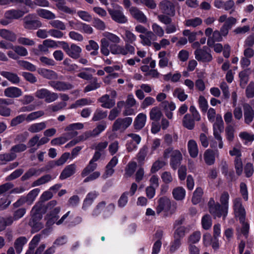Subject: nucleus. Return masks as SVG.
<instances>
[{
	"label": "nucleus",
	"instance_id": "43",
	"mask_svg": "<svg viewBox=\"0 0 254 254\" xmlns=\"http://www.w3.org/2000/svg\"><path fill=\"white\" fill-rule=\"evenodd\" d=\"M107 115V111H104L100 109H97L93 114L92 120L94 122L99 121L106 118Z\"/></svg>",
	"mask_w": 254,
	"mask_h": 254
},
{
	"label": "nucleus",
	"instance_id": "23",
	"mask_svg": "<svg viewBox=\"0 0 254 254\" xmlns=\"http://www.w3.org/2000/svg\"><path fill=\"white\" fill-rule=\"evenodd\" d=\"M98 193L96 191L89 192L83 201L82 209L86 210L93 202L94 199L97 197Z\"/></svg>",
	"mask_w": 254,
	"mask_h": 254
},
{
	"label": "nucleus",
	"instance_id": "46",
	"mask_svg": "<svg viewBox=\"0 0 254 254\" xmlns=\"http://www.w3.org/2000/svg\"><path fill=\"white\" fill-rule=\"evenodd\" d=\"M51 179L52 176L50 175L47 174L44 175L38 180L33 182L32 184V187H34L44 184L51 181Z\"/></svg>",
	"mask_w": 254,
	"mask_h": 254
},
{
	"label": "nucleus",
	"instance_id": "50",
	"mask_svg": "<svg viewBox=\"0 0 254 254\" xmlns=\"http://www.w3.org/2000/svg\"><path fill=\"white\" fill-rule=\"evenodd\" d=\"M173 95L182 102L185 101L188 98V95L185 94L184 90L181 88L175 89Z\"/></svg>",
	"mask_w": 254,
	"mask_h": 254
},
{
	"label": "nucleus",
	"instance_id": "16",
	"mask_svg": "<svg viewBox=\"0 0 254 254\" xmlns=\"http://www.w3.org/2000/svg\"><path fill=\"white\" fill-rule=\"evenodd\" d=\"M13 102L10 100L0 98V115L4 117H9L11 114V110L6 106L11 105Z\"/></svg>",
	"mask_w": 254,
	"mask_h": 254
},
{
	"label": "nucleus",
	"instance_id": "13",
	"mask_svg": "<svg viewBox=\"0 0 254 254\" xmlns=\"http://www.w3.org/2000/svg\"><path fill=\"white\" fill-rule=\"evenodd\" d=\"M244 122L245 124L250 125L254 119V110L249 104L243 105Z\"/></svg>",
	"mask_w": 254,
	"mask_h": 254
},
{
	"label": "nucleus",
	"instance_id": "34",
	"mask_svg": "<svg viewBox=\"0 0 254 254\" xmlns=\"http://www.w3.org/2000/svg\"><path fill=\"white\" fill-rule=\"evenodd\" d=\"M0 74L13 84H18L20 82V78L16 73L2 71Z\"/></svg>",
	"mask_w": 254,
	"mask_h": 254
},
{
	"label": "nucleus",
	"instance_id": "59",
	"mask_svg": "<svg viewBox=\"0 0 254 254\" xmlns=\"http://www.w3.org/2000/svg\"><path fill=\"white\" fill-rule=\"evenodd\" d=\"M240 86L244 88L249 81V76L246 70L241 71L239 74Z\"/></svg>",
	"mask_w": 254,
	"mask_h": 254
},
{
	"label": "nucleus",
	"instance_id": "49",
	"mask_svg": "<svg viewBox=\"0 0 254 254\" xmlns=\"http://www.w3.org/2000/svg\"><path fill=\"white\" fill-rule=\"evenodd\" d=\"M97 164L92 161H90L89 164L83 169L81 173L82 177L87 176L90 172L96 169Z\"/></svg>",
	"mask_w": 254,
	"mask_h": 254
},
{
	"label": "nucleus",
	"instance_id": "25",
	"mask_svg": "<svg viewBox=\"0 0 254 254\" xmlns=\"http://www.w3.org/2000/svg\"><path fill=\"white\" fill-rule=\"evenodd\" d=\"M38 73L43 77L51 80H56L58 79V74L54 71L45 68L39 69Z\"/></svg>",
	"mask_w": 254,
	"mask_h": 254
},
{
	"label": "nucleus",
	"instance_id": "12",
	"mask_svg": "<svg viewBox=\"0 0 254 254\" xmlns=\"http://www.w3.org/2000/svg\"><path fill=\"white\" fill-rule=\"evenodd\" d=\"M106 202L105 201H102L99 202L92 211V215L97 216L101 213L106 208V210L110 213H112L115 208V205L114 203H111L106 207Z\"/></svg>",
	"mask_w": 254,
	"mask_h": 254
},
{
	"label": "nucleus",
	"instance_id": "54",
	"mask_svg": "<svg viewBox=\"0 0 254 254\" xmlns=\"http://www.w3.org/2000/svg\"><path fill=\"white\" fill-rule=\"evenodd\" d=\"M123 10V8L118 4H116L113 9L108 8L110 16H125Z\"/></svg>",
	"mask_w": 254,
	"mask_h": 254
},
{
	"label": "nucleus",
	"instance_id": "27",
	"mask_svg": "<svg viewBox=\"0 0 254 254\" xmlns=\"http://www.w3.org/2000/svg\"><path fill=\"white\" fill-rule=\"evenodd\" d=\"M188 149L190 156L192 158H195L198 153V148L197 143L194 140L191 139L188 141Z\"/></svg>",
	"mask_w": 254,
	"mask_h": 254
},
{
	"label": "nucleus",
	"instance_id": "9",
	"mask_svg": "<svg viewBox=\"0 0 254 254\" xmlns=\"http://www.w3.org/2000/svg\"><path fill=\"white\" fill-rule=\"evenodd\" d=\"M233 208L235 215L239 218L240 222H243L245 221L246 211L244 207L242 205L241 199L236 198L234 199Z\"/></svg>",
	"mask_w": 254,
	"mask_h": 254
},
{
	"label": "nucleus",
	"instance_id": "26",
	"mask_svg": "<svg viewBox=\"0 0 254 254\" xmlns=\"http://www.w3.org/2000/svg\"><path fill=\"white\" fill-rule=\"evenodd\" d=\"M75 169L76 165L75 164L67 166L61 173L60 178L61 180H64L70 177L75 173Z\"/></svg>",
	"mask_w": 254,
	"mask_h": 254
},
{
	"label": "nucleus",
	"instance_id": "64",
	"mask_svg": "<svg viewBox=\"0 0 254 254\" xmlns=\"http://www.w3.org/2000/svg\"><path fill=\"white\" fill-rule=\"evenodd\" d=\"M246 95L248 98H252L254 97V82H250L246 90Z\"/></svg>",
	"mask_w": 254,
	"mask_h": 254
},
{
	"label": "nucleus",
	"instance_id": "62",
	"mask_svg": "<svg viewBox=\"0 0 254 254\" xmlns=\"http://www.w3.org/2000/svg\"><path fill=\"white\" fill-rule=\"evenodd\" d=\"M201 237V233L199 231L194 232L188 238L189 244L193 245L199 242Z\"/></svg>",
	"mask_w": 254,
	"mask_h": 254
},
{
	"label": "nucleus",
	"instance_id": "21",
	"mask_svg": "<svg viewBox=\"0 0 254 254\" xmlns=\"http://www.w3.org/2000/svg\"><path fill=\"white\" fill-rule=\"evenodd\" d=\"M99 101L102 103L101 107L104 108L111 109L115 105V100L111 99L110 96L107 94L100 98Z\"/></svg>",
	"mask_w": 254,
	"mask_h": 254
},
{
	"label": "nucleus",
	"instance_id": "11",
	"mask_svg": "<svg viewBox=\"0 0 254 254\" xmlns=\"http://www.w3.org/2000/svg\"><path fill=\"white\" fill-rule=\"evenodd\" d=\"M159 7L161 11L166 16H175V6L173 2L168 0H164L160 2ZM158 16H165L161 14Z\"/></svg>",
	"mask_w": 254,
	"mask_h": 254
},
{
	"label": "nucleus",
	"instance_id": "48",
	"mask_svg": "<svg viewBox=\"0 0 254 254\" xmlns=\"http://www.w3.org/2000/svg\"><path fill=\"white\" fill-rule=\"evenodd\" d=\"M44 115V112L43 111H38L32 112L28 115H26V121L29 122L35 120Z\"/></svg>",
	"mask_w": 254,
	"mask_h": 254
},
{
	"label": "nucleus",
	"instance_id": "6",
	"mask_svg": "<svg viewBox=\"0 0 254 254\" xmlns=\"http://www.w3.org/2000/svg\"><path fill=\"white\" fill-rule=\"evenodd\" d=\"M35 96L40 99H44L47 103L54 102L58 98V94L57 93L52 92L45 88H42L35 92Z\"/></svg>",
	"mask_w": 254,
	"mask_h": 254
},
{
	"label": "nucleus",
	"instance_id": "56",
	"mask_svg": "<svg viewBox=\"0 0 254 254\" xmlns=\"http://www.w3.org/2000/svg\"><path fill=\"white\" fill-rule=\"evenodd\" d=\"M101 52L105 56H108L110 53L109 49H108L109 46V43L108 41L105 39L103 38L101 40Z\"/></svg>",
	"mask_w": 254,
	"mask_h": 254
},
{
	"label": "nucleus",
	"instance_id": "44",
	"mask_svg": "<svg viewBox=\"0 0 254 254\" xmlns=\"http://www.w3.org/2000/svg\"><path fill=\"white\" fill-rule=\"evenodd\" d=\"M0 35L3 38L11 42H14L16 39V35L14 33L6 29L0 30Z\"/></svg>",
	"mask_w": 254,
	"mask_h": 254
},
{
	"label": "nucleus",
	"instance_id": "20",
	"mask_svg": "<svg viewBox=\"0 0 254 254\" xmlns=\"http://www.w3.org/2000/svg\"><path fill=\"white\" fill-rule=\"evenodd\" d=\"M146 115L144 113H139L135 118L133 126L134 129L140 130L145 126L146 121Z\"/></svg>",
	"mask_w": 254,
	"mask_h": 254
},
{
	"label": "nucleus",
	"instance_id": "24",
	"mask_svg": "<svg viewBox=\"0 0 254 254\" xmlns=\"http://www.w3.org/2000/svg\"><path fill=\"white\" fill-rule=\"evenodd\" d=\"M236 22V19L233 17H229L225 23L224 24L223 26L220 29V33L222 36H226L229 31V29L231 28L232 26L234 25Z\"/></svg>",
	"mask_w": 254,
	"mask_h": 254
},
{
	"label": "nucleus",
	"instance_id": "42",
	"mask_svg": "<svg viewBox=\"0 0 254 254\" xmlns=\"http://www.w3.org/2000/svg\"><path fill=\"white\" fill-rule=\"evenodd\" d=\"M29 11V9L24 6L21 9H11L6 11L4 16H23Z\"/></svg>",
	"mask_w": 254,
	"mask_h": 254
},
{
	"label": "nucleus",
	"instance_id": "18",
	"mask_svg": "<svg viewBox=\"0 0 254 254\" xmlns=\"http://www.w3.org/2000/svg\"><path fill=\"white\" fill-rule=\"evenodd\" d=\"M46 208L44 204V202L40 200L38 201L32 207L30 211L31 216H40L42 217V212H45Z\"/></svg>",
	"mask_w": 254,
	"mask_h": 254
},
{
	"label": "nucleus",
	"instance_id": "14",
	"mask_svg": "<svg viewBox=\"0 0 254 254\" xmlns=\"http://www.w3.org/2000/svg\"><path fill=\"white\" fill-rule=\"evenodd\" d=\"M50 86L58 91H65L71 89L73 85L68 82L60 81H50L48 82Z\"/></svg>",
	"mask_w": 254,
	"mask_h": 254
},
{
	"label": "nucleus",
	"instance_id": "37",
	"mask_svg": "<svg viewBox=\"0 0 254 254\" xmlns=\"http://www.w3.org/2000/svg\"><path fill=\"white\" fill-rule=\"evenodd\" d=\"M83 125L82 123H75L72 124L66 127L65 130H72L71 132L69 133L68 135L70 136V138H72L76 136L78 132L76 131H74V129H80L83 128Z\"/></svg>",
	"mask_w": 254,
	"mask_h": 254
},
{
	"label": "nucleus",
	"instance_id": "47",
	"mask_svg": "<svg viewBox=\"0 0 254 254\" xmlns=\"http://www.w3.org/2000/svg\"><path fill=\"white\" fill-rule=\"evenodd\" d=\"M203 193V190L201 188H196L193 192L192 197V202L194 204H196L200 202Z\"/></svg>",
	"mask_w": 254,
	"mask_h": 254
},
{
	"label": "nucleus",
	"instance_id": "53",
	"mask_svg": "<svg viewBox=\"0 0 254 254\" xmlns=\"http://www.w3.org/2000/svg\"><path fill=\"white\" fill-rule=\"evenodd\" d=\"M124 39L126 43V44H132L136 39V36L128 30H126L125 33V37Z\"/></svg>",
	"mask_w": 254,
	"mask_h": 254
},
{
	"label": "nucleus",
	"instance_id": "1",
	"mask_svg": "<svg viewBox=\"0 0 254 254\" xmlns=\"http://www.w3.org/2000/svg\"><path fill=\"white\" fill-rule=\"evenodd\" d=\"M163 156L165 159L170 157V165L174 170H176L179 167L183 159L181 152L179 150L174 149L171 147L164 150Z\"/></svg>",
	"mask_w": 254,
	"mask_h": 254
},
{
	"label": "nucleus",
	"instance_id": "22",
	"mask_svg": "<svg viewBox=\"0 0 254 254\" xmlns=\"http://www.w3.org/2000/svg\"><path fill=\"white\" fill-rule=\"evenodd\" d=\"M41 26V22L30 17H26L24 19V26L26 29H36Z\"/></svg>",
	"mask_w": 254,
	"mask_h": 254
},
{
	"label": "nucleus",
	"instance_id": "58",
	"mask_svg": "<svg viewBox=\"0 0 254 254\" xmlns=\"http://www.w3.org/2000/svg\"><path fill=\"white\" fill-rule=\"evenodd\" d=\"M67 104L65 102H61L57 104L51 105L48 107V110L52 112H57L64 109Z\"/></svg>",
	"mask_w": 254,
	"mask_h": 254
},
{
	"label": "nucleus",
	"instance_id": "17",
	"mask_svg": "<svg viewBox=\"0 0 254 254\" xmlns=\"http://www.w3.org/2000/svg\"><path fill=\"white\" fill-rule=\"evenodd\" d=\"M4 95L8 98H18L22 95V91L18 87H9L4 89Z\"/></svg>",
	"mask_w": 254,
	"mask_h": 254
},
{
	"label": "nucleus",
	"instance_id": "35",
	"mask_svg": "<svg viewBox=\"0 0 254 254\" xmlns=\"http://www.w3.org/2000/svg\"><path fill=\"white\" fill-rule=\"evenodd\" d=\"M149 117L151 120L157 122L163 117V114L159 107H154L150 111Z\"/></svg>",
	"mask_w": 254,
	"mask_h": 254
},
{
	"label": "nucleus",
	"instance_id": "31",
	"mask_svg": "<svg viewBox=\"0 0 254 254\" xmlns=\"http://www.w3.org/2000/svg\"><path fill=\"white\" fill-rule=\"evenodd\" d=\"M43 170H40V169H36L34 168H31L29 169L21 178L22 181H24L29 179L32 176H38L43 172Z\"/></svg>",
	"mask_w": 254,
	"mask_h": 254
},
{
	"label": "nucleus",
	"instance_id": "38",
	"mask_svg": "<svg viewBox=\"0 0 254 254\" xmlns=\"http://www.w3.org/2000/svg\"><path fill=\"white\" fill-rule=\"evenodd\" d=\"M148 151V147L145 145L141 148L136 155V159L138 163L142 164L144 163L145 158L147 156Z\"/></svg>",
	"mask_w": 254,
	"mask_h": 254
},
{
	"label": "nucleus",
	"instance_id": "41",
	"mask_svg": "<svg viewBox=\"0 0 254 254\" xmlns=\"http://www.w3.org/2000/svg\"><path fill=\"white\" fill-rule=\"evenodd\" d=\"M222 34L219 31L216 30L213 32L212 36L208 38L207 40V45L209 47H212L214 42H220L222 40Z\"/></svg>",
	"mask_w": 254,
	"mask_h": 254
},
{
	"label": "nucleus",
	"instance_id": "8",
	"mask_svg": "<svg viewBox=\"0 0 254 254\" xmlns=\"http://www.w3.org/2000/svg\"><path fill=\"white\" fill-rule=\"evenodd\" d=\"M62 43L63 49L69 57L75 60L80 58L82 51L80 47L74 44L69 46L66 42H62Z\"/></svg>",
	"mask_w": 254,
	"mask_h": 254
},
{
	"label": "nucleus",
	"instance_id": "55",
	"mask_svg": "<svg viewBox=\"0 0 254 254\" xmlns=\"http://www.w3.org/2000/svg\"><path fill=\"white\" fill-rule=\"evenodd\" d=\"M202 228L205 230L209 229L212 225V220L210 215H205L201 219Z\"/></svg>",
	"mask_w": 254,
	"mask_h": 254
},
{
	"label": "nucleus",
	"instance_id": "4",
	"mask_svg": "<svg viewBox=\"0 0 254 254\" xmlns=\"http://www.w3.org/2000/svg\"><path fill=\"white\" fill-rule=\"evenodd\" d=\"M224 129V123L220 116L216 117V122L213 124V135L214 138L219 142L218 146L221 149L223 147V142L221 133Z\"/></svg>",
	"mask_w": 254,
	"mask_h": 254
},
{
	"label": "nucleus",
	"instance_id": "3",
	"mask_svg": "<svg viewBox=\"0 0 254 254\" xmlns=\"http://www.w3.org/2000/svg\"><path fill=\"white\" fill-rule=\"evenodd\" d=\"M208 206L209 212L215 218H220L221 216L224 219L228 213V209L221 205L219 203H215L213 198H210L208 203Z\"/></svg>",
	"mask_w": 254,
	"mask_h": 254
},
{
	"label": "nucleus",
	"instance_id": "39",
	"mask_svg": "<svg viewBox=\"0 0 254 254\" xmlns=\"http://www.w3.org/2000/svg\"><path fill=\"white\" fill-rule=\"evenodd\" d=\"M40 192V189H35L31 190L25 197L26 204L31 205L35 201Z\"/></svg>",
	"mask_w": 254,
	"mask_h": 254
},
{
	"label": "nucleus",
	"instance_id": "5",
	"mask_svg": "<svg viewBox=\"0 0 254 254\" xmlns=\"http://www.w3.org/2000/svg\"><path fill=\"white\" fill-rule=\"evenodd\" d=\"M110 50L112 54L127 55L128 54H134L135 52L134 47L129 44H126L125 46L117 44L111 45L110 46Z\"/></svg>",
	"mask_w": 254,
	"mask_h": 254
},
{
	"label": "nucleus",
	"instance_id": "45",
	"mask_svg": "<svg viewBox=\"0 0 254 254\" xmlns=\"http://www.w3.org/2000/svg\"><path fill=\"white\" fill-rule=\"evenodd\" d=\"M137 167L135 162H130L127 166L125 169V176L127 178L131 177L134 173Z\"/></svg>",
	"mask_w": 254,
	"mask_h": 254
},
{
	"label": "nucleus",
	"instance_id": "57",
	"mask_svg": "<svg viewBox=\"0 0 254 254\" xmlns=\"http://www.w3.org/2000/svg\"><path fill=\"white\" fill-rule=\"evenodd\" d=\"M18 64L23 68L30 71H35L36 70V66L32 64L25 61H18Z\"/></svg>",
	"mask_w": 254,
	"mask_h": 254
},
{
	"label": "nucleus",
	"instance_id": "32",
	"mask_svg": "<svg viewBox=\"0 0 254 254\" xmlns=\"http://www.w3.org/2000/svg\"><path fill=\"white\" fill-rule=\"evenodd\" d=\"M194 121L190 114H187L183 119V125L187 129L191 130L194 127Z\"/></svg>",
	"mask_w": 254,
	"mask_h": 254
},
{
	"label": "nucleus",
	"instance_id": "51",
	"mask_svg": "<svg viewBox=\"0 0 254 254\" xmlns=\"http://www.w3.org/2000/svg\"><path fill=\"white\" fill-rule=\"evenodd\" d=\"M165 161L160 160L155 161L152 164L150 169L151 173H155L166 165Z\"/></svg>",
	"mask_w": 254,
	"mask_h": 254
},
{
	"label": "nucleus",
	"instance_id": "61",
	"mask_svg": "<svg viewBox=\"0 0 254 254\" xmlns=\"http://www.w3.org/2000/svg\"><path fill=\"white\" fill-rule=\"evenodd\" d=\"M26 121V115L21 114L13 119L10 122V126L11 127H15Z\"/></svg>",
	"mask_w": 254,
	"mask_h": 254
},
{
	"label": "nucleus",
	"instance_id": "33",
	"mask_svg": "<svg viewBox=\"0 0 254 254\" xmlns=\"http://www.w3.org/2000/svg\"><path fill=\"white\" fill-rule=\"evenodd\" d=\"M235 129L231 125H228L225 129V137L229 143L233 142L235 138Z\"/></svg>",
	"mask_w": 254,
	"mask_h": 254
},
{
	"label": "nucleus",
	"instance_id": "19",
	"mask_svg": "<svg viewBox=\"0 0 254 254\" xmlns=\"http://www.w3.org/2000/svg\"><path fill=\"white\" fill-rule=\"evenodd\" d=\"M70 25L73 27V29L76 30L82 31L84 33L91 34L93 33V28L89 25L81 22L74 23L70 22Z\"/></svg>",
	"mask_w": 254,
	"mask_h": 254
},
{
	"label": "nucleus",
	"instance_id": "30",
	"mask_svg": "<svg viewBox=\"0 0 254 254\" xmlns=\"http://www.w3.org/2000/svg\"><path fill=\"white\" fill-rule=\"evenodd\" d=\"M203 157L205 163L208 165H212L215 162V153L211 149H207L204 153Z\"/></svg>",
	"mask_w": 254,
	"mask_h": 254
},
{
	"label": "nucleus",
	"instance_id": "28",
	"mask_svg": "<svg viewBox=\"0 0 254 254\" xmlns=\"http://www.w3.org/2000/svg\"><path fill=\"white\" fill-rule=\"evenodd\" d=\"M46 127V123L45 122L37 123L29 126L28 130L32 133H35L42 131L45 129Z\"/></svg>",
	"mask_w": 254,
	"mask_h": 254
},
{
	"label": "nucleus",
	"instance_id": "52",
	"mask_svg": "<svg viewBox=\"0 0 254 254\" xmlns=\"http://www.w3.org/2000/svg\"><path fill=\"white\" fill-rule=\"evenodd\" d=\"M101 84L98 82L97 78H93L92 82H91L85 87L84 92H87L92 90H94L99 88Z\"/></svg>",
	"mask_w": 254,
	"mask_h": 254
},
{
	"label": "nucleus",
	"instance_id": "15",
	"mask_svg": "<svg viewBox=\"0 0 254 254\" xmlns=\"http://www.w3.org/2000/svg\"><path fill=\"white\" fill-rule=\"evenodd\" d=\"M42 218L40 216H31L29 225L32 228V233L38 232L44 227V224L40 222Z\"/></svg>",
	"mask_w": 254,
	"mask_h": 254
},
{
	"label": "nucleus",
	"instance_id": "40",
	"mask_svg": "<svg viewBox=\"0 0 254 254\" xmlns=\"http://www.w3.org/2000/svg\"><path fill=\"white\" fill-rule=\"evenodd\" d=\"M172 194L176 200H182L185 197L186 190L183 187H178L173 189Z\"/></svg>",
	"mask_w": 254,
	"mask_h": 254
},
{
	"label": "nucleus",
	"instance_id": "2",
	"mask_svg": "<svg viewBox=\"0 0 254 254\" xmlns=\"http://www.w3.org/2000/svg\"><path fill=\"white\" fill-rule=\"evenodd\" d=\"M158 205L156 206V210L157 214H159L161 212L164 211L166 214L165 216L166 217L169 214L172 215L176 212V206L172 207L171 200L166 196H163L158 200Z\"/></svg>",
	"mask_w": 254,
	"mask_h": 254
},
{
	"label": "nucleus",
	"instance_id": "29",
	"mask_svg": "<svg viewBox=\"0 0 254 254\" xmlns=\"http://www.w3.org/2000/svg\"><path fill=\"white\" fill-rule=\"evenodd\" d=\"M155 36L151 31H147L144 35L140 34L139 38L141 39V43L145 46H150L152 45L151 40Z\"/></svg>",
	"mask_w": 254,
	"mask_h": 254
},
{
	"label": "nucleus",
	"instance_id": "7",
	"mask_svg": "<svg viewBox=\"0 0 254 254\" xmlns=\"http://www.w3.org/2000/svg\"><path fill=\"white\" fill-rule=\"evenodd\" d=\"M211 50L207 46H203L201 49H197L194 51L195 59L199 62L208 63L212 60L210 54Z\"/></svg>",
	"mask_w": 254,
	"mask_h": 254
},
{
	"label": "nucleus",
	"instance_id": "60",
	"mask_svg": "<svg viewBox=\"0 0 254 254\" xmlns=\"http://www.w3.org/2000/svg\"><path fill=\"white\" fill-rule=\"evenodd\" d=\"M219 86L222 91L223 98L225 100H228L230 96L228 85L225 82L223 81L220 83Z\"/></svg>",
	"mask_w": 254,
	"mask_h": 254
},
{
	"label": "nucleus",
	"instance_id": "10",
	"mask_svg": "<svg viewBox=\"0 0 254 254\" xmlns=\"http://www.w3.org/2000/svg\"><path fill=\"white\" fill-rule=\"evenodd\" d=\"M132 122V119L130 117L118 118L113 125L112 130L113 131H116L120 129L124 130L131 124Z\"/></svg>",
	"mask_w": 254,
	"mask_h": 254
},
{
	"label": "nucleus",
	"instance_id": "36",
	"mask_svg": "<svg viewBox=\"0 0 254 254\" xmlns=\"http://www.w3.org/2000/svg\"><path fill=\"white\" fill-rule=\"evenodd\" d=\"M28 240L25 237H20L16 239L14 246L17 254H19L22 251L23 247L27 242Z\"/></svg>",
	"mask_w": 254,
	"mask_h": 254
},
{
	"label": "nucleus",
	"instance_id": "63",
	"mask_svg": "<svg viewBox=\"0 0 254 254\" xmlns=\"http://www.w3.org/2000/svg\"><path fill=\"white\" fill-rule=\"evenodd\" d=\"M229 194L227 191L223 192L220 197L221 205L228 209Z\"/></svg>",
	"mask_w": 254,
	"mask_h": 254
}]
</instances>
